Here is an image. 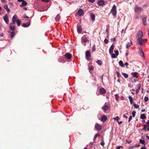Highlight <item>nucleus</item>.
<instances>
[{
  "mask_svg": "<svg viewBox=\"0 0 149 149\" xmlns=\"http://www.w3.org/2000/svg\"><path fill=\"white\" fill-rule=\"evenodd\" d=\"M147 40V39H143L141 38L137 39V41L138 44L140 46L142 45L145 43Z\"/></svg>",
  "mask_w": 149,
  "mask_h": 149,
  "instance_id": "obj_1",
  "label": "nucleus"
},
{
  "mask_svg": "<svg viewBox=\"0 0 149 149\" xmlns=\"http://www.w3.org/2000/svg\"><path fill=\"white\" fill-rule=\"evenodd\" d=\"M109 107L106 104H104L102 107V109L105 112L106 111L109 110Z\"/></svg>",
  "mask_w": 149,
  "mask_h": 149,
  "instance_id": "obj_2",
  "label": "nucleus"
},
{
  "mask_svg": "<svg viewBox=\"0 0 149 149\" xmlns=\"http://www.w3.org/2000/svg\"><path fill=\"white\" fill-rule=\"evenodd\" d=\"M143 23L144 25L146 26L147 25V23L146 22V20L147 19V17L146 16H143L142 17Z\"/></svg>",
  "mask_w": 149,
  "mask_h": 149,
  "instance_id": "obj_3",
  "label": "nucleus"
},
{
  "mask_svg": "<svg viewBox=\"0 0 149 149\" xmlns=\"http://www.w3.org/2000/svg\"><path fill=\"white\" fill-rule=\"evenodd\" d=\"M81 40L82 43L83 44L84 43H85L84 44V45H86L85 43L88 41V40L85 36H83L82 37Z\"/></svg>",
  "mask_w": 149,
  "mask_h": 149,
  "instance_id": "obj_4",
  "label": "nucleus"
},
{
  "mask_svg": "<svg viewBox=\"0 0 149 149\" xmlns=\"http://www.w3.org/2000/svg\"><path fill=\"white\" fill-rule=\"evenodd\" d=\"M65 56L66 58L69 60L72 57V55L69 53H66L65 55Z\"/></svg>",
  "mask_w": 149,
  "mask_h": 149,
  "instance_id": "obj_5",
  "label": "nucleus"
},
{
  "mask_svg": "<svg viewBox=\"0 0 149 149\" xmlns=\"http://www.w3.org/2000/svg\"><path fill=\"white\" fill-rule=\"evenodd\" d=\"M95 129L99 131L101 129L102 126L99 124L97 123L95 124Z\"/></svg>",
  "mask_w": 149,
  "mask_h": 149,
  "instance_id": "obj_6",
  "label": "nucleus"
},
{
  "mask_svg": "<svg viewBox=\"0 0 149 149\" xmlns=\"http://www.w3.org/2000/svg\"><path fill=\"white\" fill-rule=\"evenodd\" d=\"M137 35L138 36V38H142L143 36V33L141 31H139L137 33Z\"/></svg>",
  "mask_w": 149,
  "mask_h": 149,
  "instance_id": "obj_7",
  "label": "nucleus"
},
{
  "mask_svg": "<svg viewBox=\"0 0 149 149\" xmlns=\"http://www.w3.org/2000/svg\"><path fill=\"white\" fill-rule=\"evenodd\" d=\"M105 1L103 0H99L97 1L98 4L100 6H102L105 4Z\"/></svg>",
  "mask_w": 149,
  "mask_h": 149,
  "instance_id": "obj_8",
  "label": "nucleus"
},
{
  "mask_svg": "<svg viewBox=\"0 0 149 149\" xmlns=\"http://www.w3.org/2000/svg\"><path fill=\"white\" fill-rule=\"evenodd\" d=\"M3 19L4 21L7 24H8V16L7 14H6L3 16Z\"/></svg>",
  "mask_w": 149,
  "mask_h": 149,
  "instance_id": "obj_9",
  "label": "nucleus"
},
{
  "mask_svg": "<svg viewBox=\"0 0 149 149\" xmlns=\"http://www.w3.org/2000/svg\"><path fill=\"white\" fill-rule=\"evenodd\" d=\"M99 92L101 94H104L106 93V91L103 88H102L99 89Z\"/></svg>",
  "mask_w": 149,
  "mask_h": 149,
  "instance_id": "obj_10",
  "label": "nucleus"
},
{
  "mask_svg": "<svg viewBox=\"0 0 149 149\" xmlns=\"http://www.w3.org/2000/svg\"><path fill=\"white\" fill-rule=\"evenodd\" d=\"M86 58L91 57V54L89 50H87L86 52Z\"/></svg>",
  "mask_w": 149,
  "mask_h": 149,
  "instance_id": "obj_11",
  "label": "nucleus"
},
{
  "mask_svg": "<svg viewBox=\"0 0 149 149\" xmlns=\"http://www.w3.org/2000/svg\"><path fill=\"white\" fill-rule=\"evenodd\" d=\"M90 16L91 18V19L94 22L95 19V15L93 13H91L90 14Z\"/></svg>",
  "mask_w": 149,
  "mask_h": 149,
  "instance_id": "obj_12",
  "label": "nucleus"
},
{
  "mask_svg": "<svg viewBox=\"0 0 149 149\" xmlns=\"http://www.w3.org/2000/svg\"><path fill=\"white\" fill-rule=\"evenodd\" d=\"M77 31L79 33H80L82 31V29L81 26H77Z\"/></svg>",
  "mask_w": 149,
  "mask_h": 149,
  "instance_id": "obj_13",
  "label": "nucleus"
},
{
  "mask_svg": "<svg viewBox=\"0 0 149 149\" xmlns=\"http://www.w3.org/2000/svg\"><path fill=\"white\" fill-rule=\"evenodd\" d=\"M107 119V117L105 115L103 116L101 118V121L103 122L106 121Z\"/></svg>",
  "mask_w": 149,
  "mask_h": 149,
  "instance_id": "obj_14",
  "label": "nucleus"
},
{
  "mask_svg": "<svg viewBox=\"0 0 149 149\" xmlns=\"http://www.w3.org/2000/svg\"><path fill=\"white\" fill-rule=\"evenodd\" d=\"M114 49V45H112L110 47L109 50V54H112L113 52V51Z\"/></svg>",
  "mask_w": 149,
  "mask_h": 149,
  "instance_id": "obj_15",
  "label": "nucleus"
},
{
  "mask_svg": "<svg viewBox=\"0 0 149 149\" xmlns=\"http://www.w3.org/2000/svg\"><path fill=\"white\" fill-rule=\"evenodd\" d=\"M136 86H137V87H138V88L136 90V94H137L139 92V91L140 90V87H141V84H138Z\"/></svg>",
  "mask_w": 149,
  "mask_h": 149,
  "instance_id": "obj_16",
  "label": "nucleus"
},
{
  "mask_svg": "<svg viewBox=\"0 0 149 149\" xmlns=\"http://www.w3.org/2000/svg\"><path fill=\"white\" fill-rule=\"evenodd\" d=\"M60 19L61 16H60L59 14H58L55 18V20L57 22L59 21Z\"/></svg>",
  "mask_w": 149,
  "mask_h": 149,
  "instance_id": "obj_17",
  "label": "nucleus"
},
{
  "mask_svg": "<svg viewBox=\"0 0 149 149\" xmlns=\"http://www.w3.org/2000/svg\"><path fill=\"white\" fill-rule=\"evenodd\" d=\"M83 10H78L77 13L80 16L84 14Z\"/></svg>",
  "mask_w": 149,
  "mask_h": 149,
  "instance_id": "obj_18",
  "label": "nucleus"
},
{
  "mask_svg": "<svg viewBox=\"0 0 149 149\" xmlns=\"http://www.w3.org/2000/svg\"><path fill=\"white\" fill-rule=\"evenodd\" d=\"M116 10H111V13H112L113 16H115L116 15Z\"/></svg>",
  "mask_w": 149,
  "mask_h": 149,
  "instance_id": "obj_19",
  "label": "nucleus"
},
{
  "mask_svg": "<svg viewBox=\"0 0 149 149\" xmlns=\"http://www.w3.org/2000/svg\"><path fill=\"white\" fill-rule=\"evenodd\" d=\"M132 45V42L131 41H130V42L127 43L126 45V48H128L129 47L131 46Z\"/></svg>",
  "mask_w": 149,
  "mask_h": 149,
  "instance_id": "obj_20",
  "label": "nucleus"
},
{
  "mask_svg": "<svg viewBox=\"0 0 149 149\" xmlns=\"http://www.w3.org/2000/svg\"><path fill=\"white\" fill-rule=\"evenodd\" d=\"M30 25V23H23L22 24V26L23 27H28Z\"/></svg>",
  "mask_w": 149,
  "mask_h": 149,
  "instance_id": "obj_21",
  "label": "nucleus"
},
{
  "mask_svg": "<svg viewBox=\"0 0 149 149\" xmlns=\"http://www.w3.org/2000/svg\"><path fill=\"white\" fill-rule=\"evenodd\" d=\"M132 75L134 77H135L136 78H137L138 77V76L137 75V73L136 72H133L132 73Z\"/></svg>",
  "mask_w": 149,
  "mask_h": 149,
  "instance_id": "obj_22",
  "label": "nucleus"
},
{
  "mask_svg": "<svg viewBox=\"0 0 149 149\" xmlns=\"http://www.w3.org/2000/svg\"><path fill=\"white\" fill-rule=\"evenodd\" d=\"M10 33V37L11 38H13L15 36V31H12Z\"/></svg>",
  "mask_w": 149,
  "mask_h": 149,
  "instance_id": "obj_23",
  "label": "nucleus"
},
{
  "mask_svg": "<svg viewBox=\"0 0 149 149\" xmlns=\"http://www.w3.org/2000/svg\"><path fill=\"white\" fill-rule=\"evenodd\" d=\"M128 98L129 100L130 104H132L133 102L132 97L130 96H129L128 97Z\"/></svg>",
  "mask_w": 149,
  "mask_h": 149,
  "instance_id": "obj_24",
  "label": "nucleus"
},
{
  "mask_svg": "<svg viewBox=\"0 0 149 149\" xmlns=\"http://www.w3.org/2000/svg\"><path fill=\"white\" fill-rule=\"evenodd\" d=\"M16 22L18 26H19L20 25L21 22L19 19H17Z\"/></svg>",
  "mask_w": 149,
  "mask_h": 149,
  "instance_id": "obj_25",
  "label": "nucleus"
},
{
  "mask_svg": "<svg viewBox=\"0 0 149 149\" xmlns=\"http://www.w3.org/2000/svg\"><path fill=\"white\" fill-rule=\"evenodd\" d=\"M27 4V3L25 1H23L22 2L21 4L20 5L21 6H25Z\"/></svg>",
  "mask_w": 149,
  "mask_h": 149,
  "instance_id": "obj_26",
  "label": "nucleus"
},
{
  "mask_svg": "<svg viewBox=\"0 0 149 149\" xmlns=\"http://www.w3.org/2000/svg\"><path fill=\"white\" fill-rule=\"evenodd\" d=\"M146 116H145L144 114H141L140 115V118L142 119H144L146 118Z\"/></svg>",
  "mask_w": 149,
  "mask_h": 149,
  "instance_id": "obj_27",
  "label": "nucleus"
},
{
  "mask_svg": "<svg viewBox=\"0 0 149 149\" xmlns=\"http://www.w3.org/2000/svg\"><path fill=\"white\" fill-rule=\"evenodd\" d=\"M119 65L121 67H123L124 66L123 62L122 61H120L119 62Z\"/></svg>",
  "mask_w": 149,
  "mask_h": 149,
  "instance_id": "obj_28",
  "label": "nucleus"
},
{
  "mask_svg": "<svg viewBox=\"0 0 149 149\" xmlns=\"http://www.w3.org/2000/svg\"><path fill=\"white\" fill-rule=\"evenodd\" d=\"M9 28L10 30L13 31L15 29V26H11L10 25L9 26Z\"/></svg>",
  "mask_w": 149,
  "mask_h": 149,
  "instance_id": "obj_29",
  "label": "nucleus"
},
{
  "mask_svg": "<svg viewBox=\"0 0 149 149\" xmlns=\"http://www.w3.org/2000/svg\"><path fill=\"white\" fill-rule=\"evenodd\" d=\"M17 16L16 15H15L12 18V20L16 21L17 20Z\"/></svg>",
  "mask_w": 149,
  "mask_h": 149,
  "instance_id": "obj_30",
  "label": "nucleus"
},
{
  "mask_svg": "<svg viewBox=\"0 0 149 149\" xmlns=\"http://www.w3.org/2000/svg\"><path fill=\"white\" fill-rule=\"evenodd\" d=\"M122 74L123 76L125 78H127L128 77V75L126 73H122Z\"/></svg>",
  "mask_w": 149,
  "mask_h": 149,
  "instance_id": "obj_31",
  "label": "nucleus"
},
{
  "mask_svg": "<svg viewBox=\"0 0 149 149\" xmlns=\"http://www.w3.org/2000/svg\"><path fill=\"white\" fill-rule=\"evenodd\" d=\"M110 54L111 55V57L112 58H115L117 57V56H116L115 54H114L113 53H112V54Z\"/></svg>",
  "mask_w": 149,
  "mask_h": 149,
  "instance_id": "obj_32",
  "label": "nucleus"
},
{
  "mask_svg": "<svg viewBox=\"0 0 149 149\" xmlns=\"http://www.w3.org/2000/svg\"><path fill=\"white\" fill-rule=\"evenodd\" d=\"M139 142L140 143L142 144H144L145 146V144H144L145 141L144 140H142L141 139H140Z\"/></svg>",
  "mask_w": 149,
  "mask_h": 149,
  "instance_id": "obj_33",
  "label": "nucleus"
},
{
  "mask_svg": "<svg viewBox=\"0 0 149 149\" xmlns=\"http://www.w3.org/2000/svg\"><path fill=\"white\" fill-rule=\"evenodd\" d=\"M133 105L134 108L136 109H138L139 107V106L135 103L133 104Z\"/></svg>",
  "mask_w": 149,
  "mask_h": 149,
  "instance_id": "obj_34",
  "label": "nucleus"
},
{
  "mask_svg": "<svg viewBox=\"0 0 149 149\" xmlns=\"http://www.w3.org/2000/svg\"><path fill=\"white\" fill-rule=\"evenodd\" d=\"M115 96L116 97L115 98L116 100H118L119 99V97L118 96V95L116 94L115 95Z\"/></svg>",
  "mask_w": 149,
  "mask_h": 149,
  "instance_id": "obj_35",
  "label": "nucleus"
},
{
  "mask_svg": "<svg viewBox=\"0 0 149 149\" xmlns=\"http://www.w3.org/2000/svg\"><path fill=\"white\" fill-rule=\"evenodd\" d=\"M96 63L99 65H101L102 64V61L100 60H98V61H96Z\"/></svg>",
  "mask_w": 149,
  "mask_h": 149,
  "instance_id": "obj_36",
  "label": "nucleus"
},
{
  "mask_svg": "<svg viewBox=\"0 0 149 149\" xmlns=\"http://www.w3.org/2000/svg\"><path fill=\"white\" fill-rule=\"evenodd\" d=\"M136 113V112L135 111H133L132 113V116L133 117H134L135 116V114Z\"/></svg>",
  "mask_w": 149,
  "mask_h": 149,
  "instance_id": "obj_37",
  "label": "nucleus"
},
{
  "mask_svg": "<svg viewBox=\"0 0 149 149\" xmlns=\"http://www.w3.org/2000/svg\"><path fill=\"white\" fill-rule=\"evenodd\" d=\"M139 53L140 54V55H141V56L143 55L144 56V54L143 51L142 50L139 51Z\"/></svg>",
  "mask_w": 149,
  "mask_h": 149,
  "instance_id": "obj_38",
  "label": "nucleus"
},
{
  "mask_svg": "<svg viewBox=\"0 0 149 149\" xmlns=\"http://www.w3.org/2000/svg\"><path fill=\"white\" fill-rule=\"evenodd\" d=\"M148 97L145 96L144 98V101L146 102L148 100Z\"/></svg>",
  "mask_w": 149,
  "mask_h": 149,
  "instance_id": "obj_39",
  "label": "nucleus"
},
{
  "mask_svg": "<svg viewBox=\"0 0 149 149\" xmlns=\"http://www.w3.org/2000/svg\"><path fill=\"white\" fill-rule=\"evenodd\" d=\"M113 119H114V120H116L117 121H118V120L119 119V118L118 117V116H117L116 117L113 118Z\"/></svg>",
  "mask_w": 149,
  "mask_h": 149,
  "instance_id": "obj_40",
  "label": "nucleus"
},
{
  "mask_svg": "<svg viewBox=\"0 0 149 149\" xmlns=\"http://www.w3.org/2000/svg\"><path fill=\"white\" fill-rule=\"evenodd\" d=\"M114 52L115 53V54L116 56H118V55L119 53H118V50L117 49L116 50H115Z\"/></svg>",
  "mask_w": 149,
  "mask_h": 149,
  "instance_id": "obj_41",
  "label": "nucleus"
},
{
  "mask_svg": "<svg viewBox=\"0 0 149 149\" xmlns=\"http://www.w3.org/2000/svg\"><path fill=\"white\" fill-rule=\"evenodd\" d=\"M92 50L93 52L95 51V45H94L93 47Z\"/></svg>",
  "mask_w": 149,
  "mask_h": 149,
  "instance_id": "obj_42",
  "label": "nucleus"
},
{
  "mask_svg": "<svg viewBox=\"0 0 149 149\" xmlns=\"http://www.w3.org/2000/svg\"><path fill=\"white\" fill-rule=\"evenodd\" d=\"M116 73L117 74V77H120L121 75H120V73L119 72L117 71V72H116Z\"/></svg>",
  "mask_w": 149,
  "mask_h": 149,
  "instance_id": "obj_43",
  "label": "nucleus"
},
{
  "mask_svg": "<svg viewBox=\"0 0 149 149\" xmlns=\"http://www.w3.org/2000/svg\"><path fill=\"white\" fill-rule=\"evenodd\" d=\"M143 130H144L145 131H146V128L147 126L146 125H143Z\"/></svg>",
  "mask_w": 149,
  "mask_h": 149,
  "instance_id": "obj_44",
  "label": "nucleus"
},
{
  "mask_svg": "<svg viewBox=\"0 0 149 149\" xmlns=\"http://www.w3.org/2000/svg\"><path fill=\"white\" fill-rule=\"evenodd\" d=\"M100 144L102 146H104V143L103 140L101 142Z\"/></svg>",
  "mask_w": 149,
  "mask_h": 149,
  "instance_id": "obj_45",
  "label": "nucleus"
},
{
  "mask_svg": "<svg viewBox=\"0 0 149 149\" xmlns=\"http://www.w3.org/2000/svg\"><path fill=\"white\" fill-rule=\"evenodd\" d=\"M104 42L105 44H107L108 42V40L107 39H105L104 40Z\"/></svg>",
  "mask_w": 149,
  "mask_h": 149,
  "instance_id": "obj_46",
  "label": "nucleus"
},
{
  "mask_svg": "<svg viewBox=\"0 0 149 149\" xmlns=\"http://www.w3.org/2000/svg\"><path fill=\"white\" fill-rule=\"evenodd\" d=\"M111 40L112 42H115L116 41V38H112L111 39Z\"/></svg>",
  "mask_w": 149,
  "mask_h": 149,
  "instance_id": "obj_47",
  "label": "nucleus"
},
{
  "mask_svg": "<svg viewBox=\"0 0 149 149\" xmlns=\"http://www.w3.org/2000/svg\"><path fill=\"white\" fill-rule=\"evenodd\" d=\"M93 68H94L92 66H90L89 68V69L90 70H93Z\"/></svg>",
  "mask_w": 149,
  "mask_h": 149,
  "instance_id": "obj_48",
  "label": "nucleus"
},
{
  "mask_svg": "<svg viewBox=\"0 0 149 149\" xmlns=\"http://www.w3.org/2000/svg\"><path fill=\"white\" fill-rule=\"evenodd\" d=\"M99 136V134H95V136H94L95 139H96V137L97 136Z\"/></svg>",
  "mask_w": 149,
  "mask_h": 149,
  "instance_id": "obj_49",
  "label": "nucleus"
},
{
  "mask_svg": "<svg viewBox=\"0 0 149 149\" xmlns=\"http://www.w3.org/2000/svg\"><path fill=\"white\" fill-rule=\"evenodd\" d=\"M13 22V23H11L10 24V25H12L13 24H15L16 21H14V20H12Z\"/></svg>",
  "mask_w": 149,
  "mask_h": 149,
  "instance_id": "obj_50",
  "label": "nucleus"
},
{
  "mask_svg": "<svg viewBox=\"0 0 149 149\" xmlns=\"http://www.w3.org/2000/svg\"><path fill=\"white\" fill-rule=\"evenodd\" d=\"M116 6L115 5H114L113 6L112 9H113V10L116 9Z\"/></svg>",
  "mask_w": 149,
  "mask_h": 149,
  "instance_id": "obj_51",
  "label": "nucleus"
},
{
  "mask_svg": "<svg viewBox=\"0 0 149 149\" xmlns=\"http://www.w3.org/2000/svg\"><path fill=\"white\" fill-rule=\"evenodd\" d=\"M132 119V117L131 116H130L129 117L128 122H130V121Z\"/></svg>",
  "mask_w": 149,
  "mask_h": 149,
  "instance_id": "obj_52",
  "label": "nucleus"
},
{
  "mask_svg": "<svg viewBox=\"0 0 149 149\" xmlns=\"http://www.w3.org/2000/svg\"><path fill=\"white\" fill-rule=\"evenodd\" d=\"M4 8L5 9H9L8 8V6L7 5H5Z\"/></svg>",
  "mask_w": 149,
  "mask_h": 149,
  "instance_id": "obj_53",
  "label": "nucleus"
},
{
  "mask_svg": "<svg viewBox=\"0 0 149 149\" xmlns=\"http://www.w3.org/2000/svg\"><path fill=\"white\" fill-rule=\"evenodd\" d=\"M41 1H43L44 2H46V3H47L49 2L48 0H41Z\"/></svg>",
  "mask_w": 149,
  "mask_h": 149,
  "instance_id": "obj_54",
  "label": "nucleus"
},
{
  "mask_svg": "<svg viewBox=\"0 0 149 149\" xmlns=\"http://www.w3.org/2000/svg\"><path fill=\"white\" fill-rule=\"evenodd\" d=\"M23 18H29V17H28L25 14L24 15Z\"/></svg>",
  "mask_w": 149,
  "mask_h": 149,
  "instance_id": "obj_55",
  "label": "nucleus"
},
{
  "mask_svg": "<svg viewBox=\"0 0 149 149\" xmlns=\"http://www.w3.org/2000/svg\"><path fill=\"white\" fill-rule=\"evenodd\" d=\"M125 65L126 66V67L127 68H128L127 66L129 65V64L127 63H125Z\"/></svg>",
  "mask_w": 149,
  "mask_h": 149,
  "instance_id": "obj_56",
  "label": "nucleus"
},
{
  "mask_svg": "<svg viewBox=\"0 0 149 149\" xmlns=\"http://www.w3.org/2000/svg\"><path fill=\"white\" fill-rule=\"evenodd\" d=\"M123 116L124 118H127V117L124 114H123Z\"/></svg>",
  "mask_w": 149,
  "mask_h": 149,
  "instance_id": "obj_57",
  "label": "nucleus"
},
{
  "mask_svg": "<svg viewBox=\"0 0 149 149\" xmlns=\"http://www.w3.org/2000/svg\"><path fill=\"white\" fill-rule=\"evenodd\" d=\"M91 3H93L94 2L95 0H88Z\"/></svg>",
  "mask_w": 149,
  "mask_h": 149,
  "instance_id": "obj_58",
  "label": "nucleus"
},
{
  "mask_svg": "<svg viewBox=\"0 0 149 149\" xmlns=\"http://www.w3.org/2000/svg\"><path fill=\"white\" fill-rule=\"evenodd\" d=\"M147 125L148 126V127H149V120H148L147 122Z\"/></svg>",
  "mask_w": 149,
  "mask_h": 149,
  "instance_id": "obj_59",
  "label": "nucleus"
},
{
  "mask_svg": "<svg viewBox=\"0 0 149 149\" xmlns=\"http://www.w3.org/2000/svg\"><path fill=\"white\" fill-rule=\"evenodd\" d=\"M117 122L118 123V124L119 125H120L122 123V121H120V122H119L118 121H117Z\"/></svg>",
  "mask_w": 149,
  "mask_h": 149,
  "instance_id": "obj_60",
  "label": "nucleus"
},
{
  "mask_svg": "<svg viewBox=\"0 0 149 149\" xmlns=\"http://www.w3.org/2000/svg\"><path fill=\"white\" fill-rule=\"evenodd\" d=\"M3 36V33H0V37H2Z\"/></svg>",
  "mask_w": 149,
  "mask_h": 149,
  "instance_id": "obj_61",
  "label": "nucleus"
},
{
  "mask_svg": "<svg viewBox=\"0 0 149 149\" xmlns=\"http://www.w3.org/2000/svg\"><path fill=\"white\" fill-rule=\"evenodd\" d=\"M104 75V74H103V75H102L100 76V77L101 78L102 80V79H103V76Z\"/></svg>",
  "mask_w": 149,
  "mask_h": 149,
  "instance_id": "obj_62",
  "label": "nucleus"
},
{
  "mask_svg": "<svg viewBox=\"0 0 149 149\" xmlns=\"http://www.w3.org/2000/svg\"><path fill=\"white\" fill-rule=\"evenodd\" d=\"M140 10H135V12L138 13Z\"/></svg>",
  "mask_w": 149,
  "mask_h": 149,
  "instance_id": "obj_63",
  "label": "nucleus"
},
{
  "mask_svg": "<svg viewBox=\"0 0 149 149\" xmlns=\"http://www.w3.org/2000/svg\"><path fill=\"white\" fill-rule=\"evenodd\" d=\"M141 149H146L145 146H144L143 147H142L141 148Z\"/></svg>",
  "mask_w": 149,
  "mask_h": 149,
  "instance_id": "obj_64",
  "label": "nucleus"
}]
</instances>
